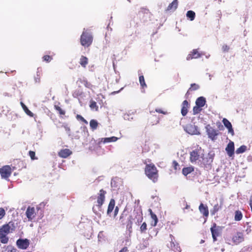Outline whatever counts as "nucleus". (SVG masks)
Returning a JSON list of instances; mask_svg holds the SVG:
<instances>
[{
    "label": "nucleus",
    "instance_id": "1",
    "mask_svg": "<svg viewBox=\"0 0 252 252\" xmlns=\"http://www.w3.org/2000/svg\"><path fill=\"white\" fill-rule=\"evenodd\" d=\"M15 229L14 223L12 221L2 225L0 227V242L2 244H7L9 240L7 235Z\"/></svg>",
    "mask_w": 252,
    "mask_h": 252
},
{
    "label": "nucleus",
    "instance_id": "2",
    "mask_svg": "<svg viewBox=\"0 0 252 252\" xmlns=\"http://www.w3.org/2000/svg\"><path fill=\"white\" fill-rule=\"evenodd\" d=\"M145 173L146 176L154 183L158 181V170L153 163L146 164Z\"/></svg>",
    "mask_w": 252,
    "mask_h": 252
},
{
    "label": "nucleus",
    "instance_id": "3",
    "mask_svg": "<svg viewBox=\"0 0 252 252\" xmlns=\"http://www.w3.org/2000/svg\"><path fill=\"white\" fill-rule=\"evenodd\" d=\"M93 40V37L92 33L88 30L84 29V31L80 37L81 44L84 47L90 46Z\"/></svg>",
    "mask_w": 252,
    "mask_h": 252
},
{
    "label": "nucleus",
    "instance_id": "4",
    "mask_svg": "<svg viewBox=\"0 0 252 252\" xmlns=\"http://www.w3.org/2000/svg\"><path fill=\"white\" fill-rule=\"evenodd\" d=\"M169 237L170 238V244L167 246L169 249L172 252H181V248L179 243L176 242L175 237L172 234H170Z\"/></svg>",
    "mask_w": 252,
    "mask_h": 252
},
{
    "label": "nucleus",
    "instance_id": "5",
    "mask_svg": "<svg viewBox=\"0 0 252 252\" xmlns=\"http://www.w3.org/2000/svg\"><path fill=\"white\" fill-rule=\"evenodd\" d=\"M106 194V191L103 189H101L97 194V196L96 197V204L95 205V206L98 210L101 209V206L105 201Z\"/></svg>",
    "mask_w": 252,
    "mask_h": 252
},
{
    "label": "nucleus",
    "instance_id": "6",
    "mask_svg": "<svg viewBox=\"0 0 252 252\" xmlns=\"http://www.w3.org/2000/svg\"><path fill=\"white\" fill-rule=\"evenodd\" d=\"M212 233L213 241L215 242L217 240V237L219 236L221 234V227L218 226L216 223H213L210 228Z\"/></svg>",
    "mask_w": 252,
    "mask_h": 252
},
{
    "label": "nucleus",
    "instance_id": "7",
    "mask_svg": "<svg viewBox=\"0 0 252 252\" xmlns=\"http://www.w3.org/2000/svg\"><path fill=\"white\" fill-rule=\"evenodd\" d=\"M11 173L12 169L9 165H4L0 168V174L2 179H7L11 176Z\"/></svg>",
    "mask_w": 252,
    "mask_h": 252
},
{
    "label": "nucleus",
    "instance_id": "8",
    "mask_svg": "<svg viewBox=\"0 0 252 252\" xmlns=\"http://www.w3.org/2000/svg\"><path fill=\"white\" fill-rule=\"evenodd\" d=\"M244 240V235L242 232H238L232 238V241L234 244L238 245Z\"/></svg>",
    "mask_w": 252,
    "mask_h": 252
},
{
    "label": "nucleus",
    "instance_id": "9",
    "mask_svg": "<svg viewBox=\"0 0 252 252\" xmlns=\"http://www.w3.org/2000/svg\"><path fill=\"white\" fill-rule=\"evenodd\" d=\"M208 137L212 140H215L217 139V136L218 135L217 130L210 126L209 125L206 127Z\"/></svg>",
    "mask_w": 252,
    "mask_h": 252
},
{
    "label": "nucleus",
    "instance_id": "10",
    "mask_svg": "<svg viewBox=\"0 0 252 252\" xmlns=\"http://www.w3.org/2000/svg\"><path fill=\"white\" fill-rule=\"evenodd\" d=\"M201 56L202 54L199 52L198 49H193L187 56V60L189 61L192 59H198L201 57Z\"/></svg>",
    "mask_w": 252,
    "mask_h": 252
},
{
    "label": "nucleus",
    "instance_id": "11",
    "mask_svg": "<svg viewBox=\"0 0 252 252\" xmlns=\"http://www.w3.org/2000/svg\"><path fill=\"white\" fill-rule=\"evenodd\" d=\"M26 215L29 221H32L36 216V212L34 207L29 206L26 210Z\"/></svg>",
    "mask_w": 252,
    "mask_h": 252
},
{
    "label": "nucleus",
    "instance_id": "12",
    "mask_svg": "<svg viewBox=\"0 0 252 252\" xmlns=\"http://www.w3.org/2000/svg\"><path fill=\"white\" fill-rule=\"evenodd\" d=\"M225 151L229 157H233L234 154V143L230 141L225 148Z\"/></svg>",
    "mask_w": 252,
    "mask_h": 252
},
{
    "label": "nucleus",
    "instance_id": "13",
    "mask_svg": "<svg viewBox=\"0 0 252 252\" xmlns=\"http://www.w3.org/2000/svg\"><path fill=\"white\" fill-rule=\"evenodd\" d=\"M16 244L19 248L21 249H26L29 246V241L27 239H18L16 242Z\"/></svg>",
    "mask_w": 252,
    "mask_h": 252
},
{
    "label": "nucleus",
    "instance_id": "14",
    "mask_svg": "<svg viewBox=\"0 0 252 252\" xmlns=\"http://www.w3.org/2000/svg\"><path fill=\"white\" fill-rule=\"evenodd\" d=\"M200 157L199 150H193L190 153L189 159L191 162L193 163L197 160Z\"/></svg>",
    "mask_w": 252,
    "mask_h": 252
},
{
    "label": "nucleus",
    "instance_id": "15",
    "mask_svg": "<svg viewBox=\"0 0 252 252\" xmlns=\"http://www.w3.org/2000/svg\"><path fill=\"white\" fill-rule=\"evenodd\" d=\"M199 210L200 212L203 215L205 218H208L209 216V210L206 205H204L203 203H201L199 206Z\"/></svg>",
    "mask_w": 252,
    "mask_h": 252
},
{
    "label": "nucleus",
    "instance_id": "16",
    "mask_svg": "<svg viewBox=\"0 0 252 252\" xmlns=\"http://www.w3.org/2000/svg\"><path fill=\"white\" fill-rule=\"evenodd\" d=\"M72 152L68 149H64L60 150L58 153V156L62 158H66L72 154Z\"/></svg>",
    "mask_w": 252,
    "mask_h": 252
},
{
    "label": "nucleus",
    "instance_id": "17",
    "mask_svg": "<svg viewBox=\"0 0 252 252\" xmlns=\"http://www.w3.org/2000/svg\"><path fill=\"white\" fill-rule=\"evenodd\" d=\"M222 121L224 126L228 129V132L233 135L234 132L231 123L226 118H223Z\"/></svg>",
    "mask_w": 252,
    "mask_h": 252
},
{
    "label": "nucleus",
    "instance_id": "18",
    "mask_svg": "<svg viewBox=\"0 0 252 252\" xmlns=\"http://www.w3.org/2000/svg\"><path fill=\"white\" fill-rule=\"evenodd\" d=\"M178 6V0H174L170 3L167 6L166 11H174L176 10Z\"/></svg>",
    "mask_w": 252,
    "mask_h": 252
},
{
    "label": "nucleus",
    "instance_id": "19",
    "mask_svg": "<svg viewBox=\"0 0 252 252\" xmlns=\"http://www.w3.org/2000/svg\"><path fill=\"white\" fill-rule=\"evenodd\" d=\"M139 14L141 18L144 19V20H145L146 19H144V15L146 14V16L148 18H150L151 13L150 12L149 10L146 8H141L140 9V10L139 11Z\"/></svg>",
    "mask_w": 252,
    "mask_h": 252
},
{
    "label": "nucleus",
    "instance_id": "20",
    "mask_svg": "<svg viewBox=\"0 0 252 252\" xmlns=\"http://www.w3.org/2000/svg\"><path fill=\"white\" fill-rule=\"evenodd\" d=\"M189 104L187 100H184L182 104L181 114L183 116H185L188 112Z\"/></svg>",
    "mask_w": 252,
    "mask_h": 252
},
{
    "label": "nucleus",
    "instance_id": "21",
    "mask_svg": "<svg viewBox=\"0 0 252 252\" xmlns=\"http://www.w3.org/2000/svg\"><path fill=\"white\" fill-rule=\"evenodd\" d=\"M148 211L150 213L152 219L153 220L151 222V224L153 226H156L158 222V219L156 215L153 212L151 209H149Z\"/></svg>",
    "mask_w": 252,
    "mask_h": 252
},
{
    "label": "nucleus",
    "instance_id": "22",
    "mask_svg": "<svg viewBox=\"0 0 252 252\" xmlns=\"http://www.w3.org/2000/svg\"><path fill=\"white\" fill-rule=\"evenodd\" d=\"M118 138L115 136H112L111 137L102 138L100 141L98 142V144H100L101 143H106L112 142H115L118 140Z\"/></svg>",
    "mask_w": 252,
    "mask_h": 252
},
{
    "label": "nucleus",
    "instance_id": "23",
    "mask_svg": "<svg viewBox=\"0 0 252 252\" xmlns=\"http://www.w3.org/2000/svg\"><path fill=\"white\" fill-rule=\"evenodd\" d=\"M206 101L205 97L203 96L199 97L195 101L196 105L200 107H203L206 104Z\"/></svg>",
    "mask_w": 252,
    "mask_h": 252
},
{
    "label": "nucleus",
    "instance_id": "24",
    "mask_svg": "<svg viewBox=\"0 0 252 252\" xmlns=\"http://www.w3.org/2000/svg\"><path fill=\"white\" fill-rule=\"evenodd\" d=\"M115 205V201L114 199H111L110 200L108 209L107 211V215H109L112 213V211L113 210L114 207Z\"/></svg>",
    "mask_w": 252,
    "mask_h": 252
},
{
    "label": "nucleus",
    "instance_id": "25",
    "mask_svg": "<svg viewBox=\"0 0 252 252\" xmlns=\"http://www.w3.org/2000/svg\"><path fill=\"white\" fill-rule=\"evenodd\" d=\"M194 168L193 166H190L187 167H184L182 169V173L185 176H187L188 174L193 172Z\"/></svg>",
    "mask_w": 252,
    "mask_h": 252
},
{
    "label": "nucleus",
    "instance_id": "26",
    "mask_svg": "<svg viewBox=\"0 0 252 252\" xmlns=\"http://www.w3.org/2000/svg\"><path fill=\"white\" fill-rule=\"evenodd\" d=\"M88 59L84 56H81L80 59L79 63L84 68H86L87 65L88 64Z\"/></svg>",
    "mask_w": 252,
    "mask_h": 252
},
{
    "label": "nucleus",
    "instance_id": "27",
    "mask_svg": "<svg viewBox=\"0 0 252 252\" xmlns=\"http://www.w3.org/2000/svg\"><path fill=\"white\" fill-rule=\"evenodd\" d=\"M199 88V86L198 84L195 83L191 84L190 85V87L189 88L188 91H187L186 95H189V92L191 91H194L197 90Z\"/></svg>",
    "mask_w": 252,
    "mask_h": 252
},
{
    "label": "nucleus",
    "instance_id": "28",
    "mask_svg": "<svg viewBox=\"0 0 252 252\" xmlns=\"http://www.w3.org/2000/svg\"><path fill=\"white\" fill-rule=\"evenodd\" d=\"M20 104L23 109L25 112L27 114L28 116L30 117H33V114L32 113L28 108V107L25 105V104L23 102H20Z\"/></svg>",
    "mask_w": 252,
    "mask_h": 252
},
{
    "label": "nucleus",
    "instance_id": "29",
    "mask_svg": "<svg viewBox=\"0 0 252 252\" xmlns=\"http://www.w3.org/2000/svg\"><path fill=\"white\" fill-rule=\"evenodd\" d=\"M134 215H135V219L136 220V223L139 224L142 221L143 218L142 213L136 212L134 213Z\"/></svg>",
    "mask_w": 252,
    "mask_h": 252
},
{
    "label": "nucleus",
    "instance_id": "30",
    "mask_svg": "<svg viewBox=\"0 0 252 252\" xmlns=\"http://www.w3.org/2000/svg\"><path fill=\"white\" fill-rule=\"evenodd\" d=\"M82 84H83L86 88L92 89L93 85L92 84L88 82L86 79H79V80Z\"/></svg>",
    "mask_w": 252,
    "mask_h": 252
},
{
    "label": "nucleus",
    "instance_id": "31",
    "mask_svg": "<svg viewBox=\"0 0 252 252\" xmlns=\"http://www.w3.org/2000/svg\"><path fill=\"white\" fill-rule=\"evenodd\" d=\"M242 218H243V214L240 211L237 210L235 212V215H234L235 220L240 221L242 219Z\"/></svg>",
    "mask_w": 252,
    "mask_h": 252
},
{
    "label": "nucleus",
    "instance_id": "32",
    "mask_svg": "<svg viewBox=\"0 0 252 252\" xmlns=\"http://www.w3.org/2000/svg\"><path fill=\"white\" fill-rule=\"evenodd\" d=\"M98 123L97 121L95 120L92 119L90 122V126L91 127V128L94 130L96 129L98 126Z\"/></svg>",
    "mask_w": 252,
    "mask_h": 252
},
{
    "label": "nucleus",
    "instance_id": "33",
    "mask_svg": "<svg viewBox=\"0 0 252 252\" xmlns=\"http://www.w3.org/2000/svg\"><path fill=\"white\" fill-rule=\"evenodd\" d=\"M221 207L218 203L215 204L213 209L211 210V214L212 215H215L220 209Z\"/></svg>",
    "mask_w": 252,
    "mask_h": 252
},
{
    "label": "nucleus",
    "instance_id": "34",
    "mask_svg": "<svg viewBox=\"0 0 252 252\" xmlns=\"http://www.w3.org/2000/svg\"><path fill=\"white\" fill-rule=\"evenodd\" d=\"M90 107L92 110H94L95 111L98 110V106L95 101L92 100L90 102Z\"/></svg>",
    "mask_w": 252,
    "mask_h": 252
},
{
    "label": "nucleus",
    "instance_id": "35",
    "mask_svg": "<svg viewBox=\"0 0 252 252\" xmlns=\"http://www.w3.org/2000/svg\"><path fill=\"white\" fill-rule=\"evenodd\" d=\"M195 16V13L192 10H189L187 13V17L190 19V21H192L194 19Z\"/></svg>",
    "mask_w": 252,
    "mask_h": 252
},
{
    "label": "nucleus",
    "instance_id": "36",
    "mask_svg": "<svg viewBox=\"0 0 252 252\" xmlns=\"http://www.w3.org/2000/svg\"><path fill=\"white\" fill-rule=\"evenodd\" d=\"M139 80L140 86L142 88H146L147 87L143 75H140L139 77Z\"/></svg>",
    "mask_w": 252,
    "mask_h": 252
},
{
    "label": "nucleus",
    "instance_id": "37",
    "mask_svg": "<svg viewBox=\"0 0 252 252\" xmlns=\"http://www.w3.org/2000/svg\"><path fill=\"white\" fill-rule=\"evenodd\" d=\"M247 146L245 145H242L236 150L237 154H240L244 153L247 150Z\"/></svg>",
    "mask_w": 252,
    "mask_h": 252
},
{
    "label": "nucleus",
    "instance_id": "38",
    "mask_svg": "<svg viewBox=\"0 0 252 252\" xmlns=\"http://www.w3.org/2000/svg\"><path fill=\"white\" fill-rule=\"evenodd\" d=\"M55 109L58 111L59 113L61 115H64L65 114V111L63 110L59 106L57 105H54Z\"/></svg>",
    "mask_w": 252,
    "mask_h": 252
},
{
    "label": "nucleus",
    "instance_id": "39",
    "mask_svg": "<svg viewBox=\"0 0 252 252\" xmlns=\"http://www.w3.org/2000/svg\"><path fill=\"white\" fill-rule=\"evenodd\" d=\"M202 110L201 107L195 105L193 108V113L194 115L197 114L199 113Z\"/></svg>",
    "mask_w": 252,
    "mask_h": 252
},
{
    "label": "nucleus",
    "instance_id": "40",
    "mask_svg": "<svg viewBox=\"0 0 252 252\" xmlns=\"http://www.w3.org/2000/svg\"><path fill=\"white\" fill-rule=\"evenodd\" d=\"M76 118L77 119V120L78 121H81L82 122H83L84 123H85V124H88V121L85 120L81 115H79V114H77L76 116Z\"/></svg>",
    "mask_w": 252,
    "mask_h": 252
},
{
    "label": "nucleus",
    "instance_id": "41",
    "mask_svg": "<svg viewBox=\"0 0 252 252\" xmlns=\"http://www.w3.org/2000/svg\"><path fill=\"white\" fill-rule=\"evenodd\" d=\"M42 59L44 61L49 63L53 59V58L52 56L49 55H44L42 57Z\"/></svg>",
    "mask_w": 252,
    "mask_h": 252
},
{
    "label": "nucleus",
    "instance_id": "42",
    "mask_svg": "<svg viewBox=\"0 0 252 252\" xmlns=\"http://www.w3.org/2000/svg\"><path fill=\"white\" fill-rule=\"evenodd\" d=\"M147 229V224L145 222H144L140 226V231L141 233L145 232Z\"/></svg>",
    "mask_w": 252,
    "mask_h": 252
},
{
    "label": "nucleus",
    "instance_id": "43",
    "mask_svg": "<svg viewBox=\"0 0 252 252\" xmlns=\"http://www.w3.org/2000/svg\"><path fill=\"white\" fill-rule=\"evenodd\" d=\"M172 166L175 170L180 169L179 164L176 160H173L172 162Z\"/></svg>",
    "mask_w": 252,
    "mask_h": 252
},
{
    "label": "nucleus",
    "instance_id": "44",
    "mask_svg": "<svg viewBox=\"0 0 252 252\" xmlns=\"http://www.w3.org/2000/svg\"><path fill=\"white\" fill-rule=\"evenodd\" d=\"M29 155L32 160L37 159V158L35 157V153L34 151H30Z\"/></svg>",
    "mask_w": 252,
    "mask_h": 252
},
{
    "label": "nucleus",
    "instance_id": "45",
    "mask_svg": "<svg viewBox=\"0 0 252 252\" xmlns=\"http://www.w3.org/2000/svg\"><path fill=\"white\" fill-rule=\"evenodd\" d=\"M155 111L156 112L158 113H161L164 115H167L168 114V112L166 110H164L160 108H156Z\"/></svg>",
    "mask_w": 252,
    "mask_h": 252
},
{
    "label": "nucleus",
    "instance_id": "46",
    "mask_svg": "<svg viewBox=\"0 0 252 252\" xmlns=\"http://www.w3.org/2000/svg\"><path fill=\"white\" fill-rule=\"evenodd\" d=\"M135 219H133L132 217L131 216H130L127 222V226H129L130 227H131L132 223H133V220H134Z\"/></svg>",
    "mask_w": 252,
    "mask_h": 252
},
{
    "label": "nucleus",
    "instance_id": "47",
    "mask_svg": "<svg viewBox=\"0 0 252 252\" xmlns=\"http://www.w3.org/2000/svg\"><path fill=\"white\" fill-rule=\"evenodd\" d=\"M5 215V211L3 208H0V220L3 218Z\"/></svg>",
    "mask_w": 252,
    "mask_h": 252
},
{
    "label": "nucleus",
    "instance_id": "48",
    "mask_svg": "<svg viewBox=\"0 0 252 252\" xmlns=\"http://www.w3.org/2000/svg\"><path fill=\"white\" fill-rule=\"evenodd\" d=\"M229 49V47L226 44H224L222 46V50L223 52H228Z\"/></svg>",
    "mask_w": 252,
    "mask_h": 252
},
{
    "label": "nucleus",
    "instance_id": "49",
    "mask_svg": "<svg viewBox=\"0 0 252 252\" xmlns=\"http://www.w3.org/2000/svg\"><path fill=\"white\" fill-rule=\"evenodd\" d=\"M153 117H154L156 118V121L153 122H151V124L152 125H154L158 124L159 122V119L158 117L157 116H153Z\"/></svg>",
    "mask_w": 252,
    "mask_h": 252
},
{
    "label": "nucleus",
    "instance_id": "50",
    "mask_svg": "<svg viewBox=\"0 0 252 252\" xmlns=\"http://www.w3.org/2000/svg\"><path fill=\"white\" fill-rule=\"evenodd\" d=\"M7 252H17V250L13 247L10 248L8 249Z\"/></svg>",
    "mask_w": 252,
    "mask_h": 252
},
{
    "label": "nucleus",
    "instance_id": "51",
    "mask_svg": "<svg viewBox=\"0 0 252 252\" xmlns=\"http://www.w3.org/2000/svg\"><path fill=\"white\" fill-rule=\"evenodd\" d=\"M63 126L64 127V128L67 132H70V129L67 125H64Z\"/></svg>",
    "mask_w": 252,
    "mask_h": 252
},
{
    "label": "nucleus",
    "instance_id": "52",
    "mask_svg": "<svg viewBox=\"0 0 252 252\" xmlns=\"http://www.w3.org/2000/svg\"><path fill=\"white\" fill-rule=\"evenodd\" d=\"M119 209L118 207L116 206L114 210V217H116L117 215L119 212Z\"/></svg>",
    "mask_w": 252,
    "mask_h": 252
},
{
    "label": "nucleus",
    "instance_id": "53",
    "mask_svg": "<svg viewBox=\"0 0 252 252\" xmlns=\"http://www.w3.org/2000/svg\"><path fill=\"white\" fill-rule=\"evenodd\" d=\"M128 249L126 247H124L123 249H122L119 252H128Z\"/></svg>",
    "mask_w": 252,
    "mask_h": 252
},
{
    "label": "nucleus",
    "instance_id": "54",
    "mask_svg": "<svg viewBox=\"0 0 252 252\" xmlns=\"http://www.w3.org/2000/svg\"><path fill=\"white\" fill-rule=\"evenodd\" d=\"M209 159H210L211 162H213V158L212 157H209Z\"/></svg>",
    "mask_w": 252,
    "mask_h": 252
},
{
    "label": "nucleus",
    "instance_id": "55",
    "mask_svg": "<svg viewBox=\"0 0 252 252\" xmlns=\"http://www.w3.org/2000/svg\"><path fill=\"white\" fill-rule=\"evenodd\" d=\"M124 213H123L121 215V216L120 217V220H122L124 217Z\"/></svg>",
    "mask_w": 252,
    "mask_h": 252
},
{
    "label": "nucleus",
    "instance_id": "56",
    "mask_svg": "<svg viewBox=\"0 0 252 252\" xmlns=\"http://www.w3.org/2000/svg\"><path fill=\"white\" fill-rule=\"evenodd\" d=\"M93 144H97L96 142H95V140H94L93 141Z\"/></svg>",
    "mask_w": 252,
    "mask_h": 252
},
{
    "label": "nucleus",
    "instance_id": "57",
    "mask_svg": "<svg viewBox=\"0 0 252 252\" xmlns=\"http://www.w3.org/2000/svg\"><path fill=\"white\" fill-rule=\"evenodd\" d=\"M90 199H94V198L93 196H92L90 197Z\"/></svg>",
    "mask_w": 252,
    "mask_h": 252
},
{
    "label": "nucleus",
    "instance_id": "58",
    "mask_svg": "<svg viewBox=\"0 0 252 252\" xmlns=\"http://www.w3.org/2000/svg\"><path fill=\"white\" fill-rule=\"evenodd\" d=\"M219 2H220L221 1V0H218Z\"/></svg>",
    "mask_w": 252,
    "mask_h": 252
}]
</instances>
